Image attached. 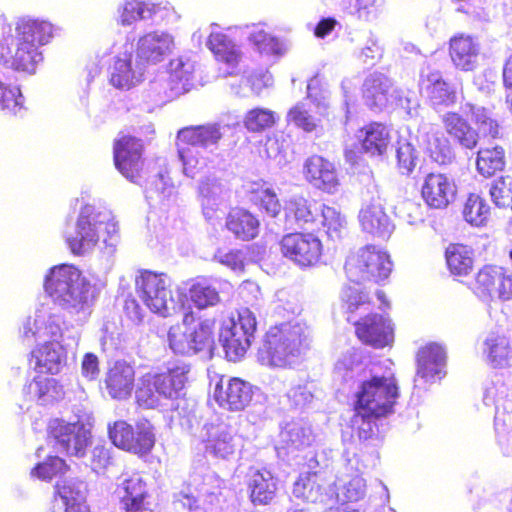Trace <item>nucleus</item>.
<instances>
[{
    "mask_svg": "<svg viewBox=\"0 0 512 512\" xmlns=\"http://www.w3.org/2000/svg\"><path fill=\"white\" fill-rule=\"evenodd\" d=\"M14 31L15 38L11 39V45L15 46V53L10 54L2 46L1 58L7 63V69L32 75L43 62L41 47L51 40L53 26L44 20L21 17L15 22Z\"/></svg>",
    "mask_w": 512,
    "mask_h": 512,
    "instance_id": "nucleus-1",
    "label": "nucleus"
},
{
    "mask_svg": "<svg viewBox=\"0 0 512 512\" xmlns=\"http://www.w3.org/2000/svg\"><path fill=\"white\" fill-rule=\"evenodd\" d=\"M182 324L169 329L170 348L178 354H211L215 347V317L200 316L188 307L183 313Z\"/></svg>",
    "mask_w": 512,
    "mask_h": 512,
    "instance_id": "nucleus-2",
    "label": "nucleus"
},
{
    "mask_svg": "<svg viewBox=\"0 0 512 512\" xmlns=\"http://www.w3.org/2000/svg\"><path fill=\"white\" fill-rule=\"evenodd\" d=\"M304 338L298 325L285 323L271 327L258 350V359L262 365L272 368H292L300 359Z\"/></svg>",
    "mask_w": 512,
    "mask_h": 512,
    "instance_id": "nucleus-3",
    "label": "nucleus"
},
{
    "mask_svg": "<svg viewBox=\"0 0 512 512\" xmlns=\"http://www.w3.org/2000/svg\"><path fill=\"white\" fill-rule=\"evenodd\" d=\"M398 387L392 378L372 376L361 383L354 410L360 419H380L393 412Z\"/></svg>",
    "mask_w": 512,
    "mask_h": 512,
    "instance_id": "nucleus-4",
    "label": "nucleus"
},
{
    "mask_svg": "<svg viewBox=\"0 0 512 512\" xmlns=\"http://www.w3.org/2000/svg\"><path fill=\"white\" fill-rule=\"evenodd\" d=\"M392 261L386 251L374 245H366L347 256L344 271L350 282H374L380 284L389 278Z\"/></svg>",
    "mask_w": 512,
    "mask_h": 512,
    "instance_id": "nucleus-5",
    "label": "nucleus"
},
{
    "mask_svg": "<svg viewBox=\"0 0 512 512\" xmlns=\"http://www.w3.org/2000/svg\"><path fill=\"white\" fill-rule=\"evenodd\" d=\"M112 444L128 453L144 457L149 455L156 444V429L150 420L143 418L134 425L125 420H116L107 426Z\"/></svg>",
    "mask_w": 512,
    "mask_h": 512,
    "instance_id": "nucleus-6",
    "label": "nucleus"
},
{
    "mask_svg": "<svg viewBox=\"0 0 512 512\" xmlns=\"http://www.w3.org/2000/svg\"><path fill=\"white\" fill-rule=\"evenodd\" d=\"M114 227L109 216L92 205L81 208L75 231L66 235V243L72 254L82 256L91 252L100 241L103 232Z\"/></svg>",
    "mask_w": 512,
    "mask_h": 512,
    "instance_id": "nucleus-7",
    "label": "nucleus"
},
{
    "mask_svg": "<svg viewBox=\"0 0 512 512\" xmlns=\"http://www.w3.org/2000/svg\"><path fill=\"white\" fill-rule=\"evenodd\" d=\"M256 327L257 321L253 312L248 308H240L236 318H231L230 323L221 328L220 341L230 361H238L244 357L251 346Z\"/></svg>",
    "mask_w": 512,
    "mask_h": 512,
    "instance_id": "nucleus-8",
    "label": "nucleus"
},
{
    "mask_svg": "<svg viewBox=\"0 0 512 512\" xmlns=\"http://www.w3.org/2000/svg\"><path fill=\"white\" fill-rule=\"evenodd\" d=\"M113 162L115 168L127 180L139 184L145 172V145L142 139L131 134L120 133L113 140Z\"/></svg>",
    "mask_w": 512,
    "mask_h": 512,
    "instance_id": "nucleus-9",
    "label": "nucleus"
},
{
    "mask_svg": "<svg viewBox=\"0 0 512 512\" xmlns=\"http://www.w3.org/2000/svg\"><path fill=\"white\" fill-rule=\"evenodd\" d=\"M282 256L295 265L309 268L320 263L323 255V243L313 232L290 231L279 240Z\"/></svg>",
    "mask_w": 512,
    "mask_h": 512,
    "instance_id": "nucleus-10",
    "label": "nucleus"
},
{
    "mask_svg": "<svg viewBox=\"0 0 512 512\" xmlns=\"http://www.w3.org/2000/svg\"><path fill=\"white\" fill-rule=\"evenodd\" d=\"M135 285L139 298L151 312L163 317L170 315L172 284L167 274L142 270Z\"/></svg>",
    "mask_w": 512,
    "mask_h": 512,
    "instance_id": "nucleus-11",
    "label": "nucleus"
},
{
    "mask_svg": "<svg viewBox=\"0 0 512 512\" xmlns=\"http://www.w3.org/2000/svg\"><path fill=\"white\" fill-rule=\"evenodd\" d=\"M355 336L364 345L383 349L394 341V328L387 315L368 313L352 321Z\"/></svg>",
    "mask_w": 512,
    "mask_h": 512,
    "instance_id": "nucleus-12",
    "label": "nucleus"
},
{
    "mask_svg": "<svg viewBox=\"0 0 512 512\" xmlns=\"http://www.w3.org/2000/svg\"><path fill=\"white\" fill-rule=\"evenodd\" d=\"M474 293L482 298L497 296L501 300L512 298V274L501 266L484 265L474 278Z\"/></svg>",
    "mask_w": 512,
    "mask_h": 512,
    "instance_id": "nucleus-13",
    "label": "nucleus"
},
{
    "mask_svg": "<svg viewBox=\"0 0 512 512\" xmlns=\"http://www.w3.org/2000/svg\"><path fill=\"white\" fill-rule=\"evenodd\" d=\"M48 435L59 448L70 456H83L89 444L90 433L81 422L54 419L49 423Z\"/></svg>",
    "mask_w": 512,
    "mask_h": 512,
    "instance_id": "nucleus-14",
    "label": "nucleus"
},
{
    "mask_svg": "<svg viewBox=\"0 0 512 512\" xmlns=\"http://www.w3.org/2000/svg\"><path fill=\"white\" fill-rule=\"evenodd\" d=\"M420 193L430 209L443 210L456 200L457 185L455 180L445 173L430 172L423 179Z\"/></svg>",
    "mask_w": 512,
    "mask_h": 512,
    "instance_id": "nucleus-15",
    "label": "nucleus"
},
{
    "mask_svg": "<svg viewBox=\"0 0 512 512\" xmlns=\"http://www.w3.org/2000/svg\"><path fill=\"white\" fill-rule=\"evenodd\" d=\"M420 91L433 109L452 107L457 103L456 88L439 70H429L421 73L419 79Z\"/></svg>",
    "mask_w": 512,
    "mask_h": 512,
    "instance_id": "nucleus-16",
    "label": "nucleus"
},
{
    "mask_svg": "<svg viewBox=\"0 0 512 512\" xmlns=\"http://www.w3.org/2000/svg\"><path fill=\"white\" fill-rule=\"evenodd\" d=\"M283 211L286 230L298 231L318 226L320 206L315 201L302 196L293 197L286 201Z\"/></svg>",
    "mask_w": 512,
    "mask_h": 512,
    "instance_id": "nucleus-17",
    "label": "nucleus"
},
{
    "mask_svg": "<svg viewBox=\"0 0 512 512\" xmlns=\"http://www.w3.org/2000/svg\"><path fill=\"white\" fill-rule=\"evenodd\" d=\"M303 176L314 188L329 194L335 193L340 185L334 163L320 155H312L306 159Z\"/></svg>",
    "mask_w": 512,
    "mask_h": 512,
    "instance_id": "nucleus-18",
    "label": "nucleus"
},
{
    "mask_svg": "<svg viewBox=\"0 0 512 512\" xmlns=\"http://www.w3.org/2000/svg\"><path fill=\"white\" fill-rule=\"evenodd\" d=\"M117 491L124 512L151 511L152 495L148 484L140 475L133 474L124 479Z\"/></svg>",
    "mask_w": 512,
    "mask_h": 512,
    "instance_id": "nucleus-19",
    "label": "nucleus"
},
{
    "mask_svg": "<svg viewBox=\"0 0 512 512\" xmlns=\"http://www.w3.org/2000/svg\"><path fill=\"white\" fill-rule=\"evenodd\" d=\"M174 45V38L168 32L151 31L139 37L136 56L144 64H156L172 53Z\"/></svg>",
    "mask_w": 512,
    "mask_h": 512,
    "instance_id": "nucleus-20",
    "label": "nucleus"
},
{
    "mask_svg": "<svg viewBox=\"0 0 512 512\" xmlns=\"http://www.w3.org/2000/svg\"><path fill=\"white\" fill-rule=\"evenodd\" d=\"M66 349L56 340L46 341L35 346L29 361L34 363V370L38 374L56 375L66 363Z\"/></svg>",
    "mask_w": 512,
    "mask_h": 512,
    "instance_id": "nucleus-21",
    "label": "nucleus"
},
{
    "mask_svg": "<svg viewBox=\"0 0 512 512\" xmlns=\"http://www.w3.org/2000/svg\"><path fill=\"white\" fill-rule=\"evenodd\" d=\"M214 398L228 410H242L252 399L249 383L239 377H231L226 383L221 380L215 387Z\"/></svg>",
    "mask_w": 512,
    "mask_h": 512,
    "instance_id": "nucleus-22",
    "label": "nucleus"
},
{
    "mask_svg": "<svg viewBox=\"0 0 512 512\" xmlns=\"http://www.w3.org/2000/svg\"><path fill=\"white\" fill-rule=\"evenodd\" d=\"M135 369L124 360L116 361L105 374L104 384L108 395L115 400L128 399L135 384Z\"/></svg>",
    "mask_w": 512,
    "mask_h": 512,
    "instance_id": "nucleus-23",
    "label": "nucleus"
},
{
    "mask_svg": "<svg viewBox=\"0 0 512 512\" xmlns=\"http://www.w3.org/2000/svg\"><path fill=\"white\" fill-rule=\"evenodd\" d=\"M356 137L360 151L370 156L384 155L391 143L390 129L379 121H371L360 127Z\"/></svg>",
    "mask_w": 512,
    "mask_h": 512,
    "instance_id": "nucleus-24",
    "label": "nucleus"
},
{
    "mask_svg": "<svg viewBox=\"0 0 512 512\" xmlns=\"http://www.w3.org/2000/svg\"><path fill=\"white\" fill-rule=\"evenodd\" d=\"M78 273L68 265H60L52 268L50 273L46 276L44 287L50 295L61 297L67 301L71 298L73 301L85 302L86 297L75 296L78 288L75 287V282L78 280Z\"/></svg>",
    "mask_w": 512,
    "mask_h": 512,
    "instance_id": "nucleus-25",
    "label": "nucleus"
},
{
    "mask_svg": "<svg viewBox=\"0 0 512 512\" xmlns=\"http://www.w3.org/2000/svg\"><path fill=\"white\" fill-rule=\"evenodd\" d=\"M416 375L426 382L441 379L445 372L446 353L444 348L437 343H428L422 346L416 355Z\"/></svg>",
    "mask_w": 512,
    "mask_h": 512,
    "instance_id": "nucleus-26",
    "label": "nucleus"
},
{
    "mask_svg": "<svg viewBox=\"0 0 512 512\" xmlns=\"http://www.w3.org/2000/svg\"><path fill=\"white\" fill-rule=\"evenodd\" d=\"M385 205L386 199L377 195L361 209L359 220L364 231L378 237L388 236L391 233L393 226L385 211Z\"/></svg>",
    "mask_w": 512,
    "mask_h": 512,
    "instance_id": "nucleus-27",
    "label": "nucleus"
},
{
    "mask_svg": "<svg viewBox=\"0 0 512 512\" xmlns=\"http://www.w3.org/2000/svg\"><path fill=\"white\" fill-rule=\"evenodd\" d=\"M245 195L253 206L269 217H278L283 209L275 189L265 180L248 182Z\"/></svg>",
    "mask_w": 512,
    "mask_h": 512,
    "instance_id": "nucleus-28",
    "label": "nucleus"
},
{
    "mask_svg": "<svg viewBox=\"0 0 512 512\" xmlns=\"http://www.w3.org/2000/svg\"><path fill=\"white\" fill-rule=\"evenodd\" d=\"M223 137L221 126L218 123L191 125L181 128L177 133L176 145L189 148H208L216 146Z\"/></svg>",
    "mask_w": 512,
    "mask_h": 512,
    "instance_id": "nucleus-29",
    "label": "nucleus"
},
{
    "mask_svg": "<svg viewBox=\"0 0 512 512\" xmlns=\"http://www.w3.org/2000/svg\"><path fill=\"white\" fill-rule=\"evenodd\" d=\"M249 499L255 506H267L274 502L278 485L275 477L267 470H251L247 478Z\"/></svg>",
    "mask_w": 512,
    "mask_h": 512,
    "instance_id": "nucleus-30",
    "label": "nucleus"
},
{
    "mask_svg": "<svg viewBox=\"0 0 512 512\" xmlns=\"http://www.w3.org/2000/svg\"><path fill=\"white\" fill-rule=\"evenodd\" d=\"M260 225V220L255 214L241 207L230 209L225 218L226 229L236 239L242 241H250L258 237Z\"/></svg>",
    "mask_w": 512,
    "mask_h": 512,
    "instance_id": "nucleus-31",
    "label": "nucleus"
},
{
    "mask_svg": "<svg viewBox=\"0 0 512 512\" xmlns=\"http://www.w3.org/2000/svg\"><path fill=\"white\" fill-rule=\"evenodd\" d=\"M480 45L471 35L464 33L453 36L449 41V55L454 65L463 70L471 71L476 65Z\"/></svg>",
    "mask_w": 512,
    "mask_h": 512,
    "instance_id": "nucleus-32",
    "label": "nucleus"
},
{
    "mask_svg": "<svg viewBox=\"0 0 512 512\" xmlns=\"http://www.w3.org/2000/svg\"><path fill=\"white\" fill-rule=\"evenodd\" d=\"M165 7L162 3L143 0H124L117 8V23L120 26H131L138 21L153 19Z\"/></svg>",
    "mask_w": 512,
    "mask_h": 512,
    "instance_id": "nucleus-33",
    "label": "nucleus"
},
{
    "mask_svg": "<svg viewBox=\"0 0 512 512\" xmlns=\"http://www.w3.org/2000/svg\"><path fill=\"white\" fill-rule=\"evenodd\" d=\"M447 135L466 149H474L478 144V132L467 119L455 111H448L441 117Z\"/></svg>",
    "mask_w": 512,
    "mask_h": 512,
    "instance_id": "nucleus-34",
    "label": "nucleus"
},
{
    "mask_svg": "<svg viewBox=\"0 0 512 512\" xmlns=\"http://www.w3.org/2000/svg\"><path fill=\"white\" fill-rule=\"evenodd\" d=\"M446 266L451 275L466 277L474 268L473 249L463 243H450L444 251Z\"/></svg>",
    "mask_w": 512,
    "mask_h": 512,
    "instance_id": "nucleus-35",
    "label": "nucleus"
},
{
    "mask_svg": "<svg viewBox=\"0 0 512 512\" xmlns=\"http://www.w3.org/2000/svg\"><path fill=\"white\" fill-rule=\"evenodd\" d=\"M151 376L156 384V390L165 399L179 398L187 382L186 371L179 366L151 373Z\"/></svg>",
    "mask_w": 512,
    "mask_h": 512,
    "instance_id": "nucleus-36",
    "label": "nucleus"
},
{
    "mask_svg": "<svg viewBox=\"0 0 512 512\" xmlns=\"http://www.w3.org/2000/svg\"><path fill=\"white\" fill-rule=\"evenodd\" d=\"M484 354L493 367L508 366L512 360V342L505 334L492 332L484 341Z\"/></svg>",
    "mask_w": 512,
    "mask_h": 512,
    "instance_id": "nucleus-37",
    "label": "nucleus"
},
{
    "mask_svg": "<svg viewBox=\"0 0 512 512\" xmlns=\"http://www.w3.org/2000/svg\"><path fill=\"white\" fill-rule=\"evenodd\" d=\"M25 98L17 78L0 68V107L17 114L24 108Z\"/></svg>",
    "mask_w": 512,
    "mask_h": 512,
    "instance_id": "nucleus-38",
    "label": "nucleus"
},
{
    "mask_svg": "<svg viewBox=\"0 0 512 512\" xmlns=\"http://www.w3.org/2000/svg\"><path fill=\"white\" fill-rule=\"evenodd\" d=\"M206 44L218 62L230 66H236L239 63L241 53L227 34L220 31L211 32Z\"/></svg>",
    "mask_w": 512,
    "mask_h": 512,
    "instance_id": "nucleus-39",
    "label": "nucleus"
},
{
    "mask_svg": "<svg viewBox=\"0 0 512 512\" xmlns=\"http://www.w3.org/2000/svg\"><path fill=\"white\" fill-rule=\"evenodd\" d=\"M325 480L317 471H308L299 475L293 485V494L306 501L315 502L322 495Z\"/></svg>",
    "mask_w": 512,
    "mask_h": 512,
    "instance_id": "nucleus-40",
    "label": "nucleus"
},
{
    "mask_svg": "<svg viewBox=\"0 0 512 512\" xmlns=\"http://www.w3.org/2000/svg\"><path fill=\"white\" fill-rule=\"evenodd\" d=\"M505 167V152L501 146L480 149L477 153L476 169L485 178L494 176Z\"/></svg>",
    "mask_w": 512,
    "mask_h": 512,
    "instance_id": "nucleus-41",
    "label": "nucleus"
},
{
    "mask_svg": "<svg viewBox=\"0 0 512 512\" xmlns=\"http://www.w3.org/2000/svg\"><path fill=\"white\" fill-rule=\"evenodd\" d=\"M187 299L200 310L220 303L219 291L205 279H197L188 289Z\"/></svg>",
    "mask_w": 512,
    "mask_h": 512,
    "instance_id": "nucleus-42",
    "label": "nucleus"
},
{
    "mask_svg": "<svg viewBox=\"0 0 512 512\" xmlns=\"http://www.w3.org/2000/svg\"><path fill=\"white\" fill-rule=\"evenodd\" d=\"M110 83L117 89L129 90L135 85V72L131 54L124 53L115 58L110 68Z\"/></svg>",
    "mask_w": 512,
    "mask_h": 512,
    "instance_id": "nucleus-43",
    "label": "nucleus"
},
{
    "mask_svg": "<svg viewBox=\"0 0 512 512\" xmlns=\"http://www.w3.org/2000/svg\"><path fill=\"white\" fill-rule=\"evenodd\" d=\"M466 222L475 227H483L490 217V206L486 200L475 193L468 194L462 210Z\"/></svg>",
    "mask_w": 512,
    "mask_h": 512,
    "instance_id": "nucleus-44",
    "label": "nucleus"
},
{
    "mask_svg": "<svg viewBox=\"0 0 512 512\" xmlns=\"http://www.w3.org/2000/svg\"><path fill=\"white\" fill-rule=\"evenodd\" d=\"M55 490L65 503V512H90L85 497L75 482H57Z\"/></svg>",
    "mask_w": 512,
    "mask_h": 512,
    "instance_id": "nucleus-45",
    "label": "nucleus"
},
{
    "mask_svg": "<svg viewBox=\"0 0 512 512\" xmlns=\"http://www.w3.org/2000/svg\"><path fill=\"white\" fill-rule=\"evenodd\" d=\"M341 305L344 312L348 315L347 320L352 321V317L360 310H367L372 303L370 294L352 286H346L341 292Z\"/></svg>",
    "mask_w": 512,
    "mask_h": 512,
    "instance_id": "nucleus-46",
    "label": "nucleus"
},
{
    "mask_svg": "<svg viewBox=\"0 0 512 512\" xmlns=\"http://www.w3.org/2000/svg\"><path fill=\"white\" fill-rule=\"evenodd\" d=\"M427 152L430 158L439 165L450 164L454 158L450 140L439 131L428 137Z\"/></svg>",
    "mask_w": 512,
    "mask_h": 512,
    "instance_id": "nucleus-47",
    "label": "nucleus"
},
{
    "mask_svg": "<svg viewBox=\"0 0 512 512\" xmlns=\"http://www.w3.org/2000/svg\"><path fill=\"white\" fill-rule=\"evenodd\" d=\"M162 395L156 390V384L151 373H146L140 378L135 390V403L142 409H154L159 405Z\"/></svg>",
    "mask_w": 512,
    "mask_h": 512,
    "instance_id": "nucleus-48",
    "label": "nucleus"
},
{
    "mask_svg": "<svg viewBox=\"0 0 512 512\" xmlns=\"http://www.w3.org/2000/svg\"><path fill=\"white\" fill-rule=\"evenodd\" d=\"M318 225H322L329 238H341L346 230L344 217L334 207L320 206V219Z\"/></svg>",
    "mask_w": 512,
    "mask_h": 512,
    "instance_id": "nucleus-49",
    "label": "nucleus"
},
{
    "mask_svg": "<svg viewBox=\"0 0 512 512\" xmlns=\"http://www.w3.org/2000/svg\"><path fill=\"white\" fill-rule=\"evenodd\" d=\"M69 470L65 460L58 456H48L43 462L31 469V476L43 481H51L55 477L63 476Z\"/></svg>",
    "mask_w": 512,
    "mask_h": 512,
    "instance_id": "nucleus-50",
    "label": "nucleus"
},
{
    "mask_svg": "<svg viewBox=\"0 0 512 512\" xmlns=\"http://www.w3.org/2000/svg\"><path fill=\"white\" fill-rule=\"evenodd\" d=\"M243 123L248 131L260 133L274 126L276 115L269 109L257 107L246 112Z\"/></svg>",
    "mask_w": 512,
    "mask_h": 512,
    "instance_id": "nucleus-51",
    "label": "nucleus"
},
{
    "mask_svg": "<svg viewBox=\"0 0 512 512\" xmlns=\"http://www.w3.org/2000/svg\"><path fill=\"white\" fill-rule=\"evenodd\" d=\"M489 195L495 206L512 210V175H503L494 180Z\"/></svg>",
    "mask_w": 512,
    "mask_h": 512,
    "instance_id": "nucleus-52",
    "label": "nucleus"
},
{
    "mask_svg": "<svg viewBox=\"0 0 512 512\" xmlns=\"http://www.w3.org/2000/svg\"><path fill=\"white\" fill-rule=\"evenodd\" d=\"M208 447L215 456L227 458L235 453L237 443L231 431L222 429L208 439Z\"/></svg>",
    "mask_w": 512,
    "mask_h": 512,
    "instance_id": "nucleus-53",
    "label": "nucleus"
},
{
    "mask_svg": "<svg viewBox=\"0 0 512 512\" xmlns=\"http://www.w3.org/2000/svg\"><path fill=\"white\" fill-rule=\"evenodd\" d=\"M177 152L186 176L195 178L207 167V161L200 158L199 152H195L192 148L177 145Z\"/></svg>",
    "mask_w": 512,
    "mask_h": 512,
    "instance_id": "nucleus-54",
    "label": "nucleus"
},
{
    "mask_svg": "<svg viewBox=\"0 0 512 512\" xmlns=\"http://www.w3.org/2000/svg\"><path fill=\"white\" fill-rule=\"evenodd\" d=\"M288 121L292 122L295 126L305 132H313L318 125L316 119L309 109L303 103H298L293 106L287 113Z\"/></svg>",
    "mask_w": 512,
    "mask_h": 512,
    "instance_id": "nucleus-55",
    "label": "nucleus"
},
{
    "mask_svg": "<svg viewBox=\"0 0 512 512\" xmlns=\"http://www.w3.org/2000/svg\"><path fill=\"white\" fill-rule=\"evenodd\" d=\"M397 168L403 175L411 174L416 167V150L410 143L399 144L396 150Z\"/></svg>",
    "mask_w": 512,
    "mask_h": 512,
    "instance_id": "nucleus-56",
    "label": "nucleus"
},
{
    "mask_svg": "<svg viewBox=\"0 0 512 512\" xmlns=\"http://www.w3.org/2000/svg\"><path fill=\"white\" fill-rule=\"evenodd\" d=\"M366 482L362 476L352 477L342 488L343 503L357 502L365 496Z\"/></svg>",
    "mask_w": 512,
    "mask_h": 512,
    "instance_id": "nucleus-57",
    "label": "nucleus"
},
{
    "mask_svg": "<svg viewBox=\"0 0 512 512\" xmlns=\"http://www.w3.org/2000/svg\"><path fill=\"white\" fill-rule=\"evenodd\" d=\"M395 215L408 224H415L421 220V207L411 200H403L395 207Z\"/></svg>",
    "mask_w": 512,
    "mask_h": 512,
    "instance_id": "nucleus-58",
    "label": "nucleus"
},
{
    "mask_svg": "<svg viewBox=\"0 0 512 512\" xmlns=\"http://www.w3.org/2000/svg\"><path fill=\"white\" fill-rule=\"evenodd\" d=\"M91 468L96 473H103L113 464L110 450L104 446H95L91 453Z\"/></svg>",
    "mask_w": 512,
    "mask_h": 512,
    "instance_id": "nucleus-59",
    "label": "nucleus"
},
{
    "mask_svg": "<svg viewBox=\"0 0 512 512\" xmlns=\"http://www.w3.org/2000/svg\"><path fill=\"white\" fill-rule=\"evenodd\" d=\"M214 257L219 263L233 270H243L244 268V257L241 250L224 251L219 249Z\"/></svg>",
    "mask_w": 512,
    "mask_h": 512,
    "instance_id": "nucleus-60",
    "label": "nucleus"
},
{
    "mask_svg": "<svg viewBox=\"0 0 512 512\" xmlns=\"http://www.w3.org/2000/svg\"><path fill=\"white\" fill-rule=\"evenodd\" d=\"M476 123L479 131L485 136L491 139L501 138V129L496 119L482 114L477 116Z\"/></svg>",
    "mask_w": 512,
    "mask_h": 512,
    "instance_id": "nucleus-61",
    "label": "nucleus"
},
{
    "mask_svg": "<svg viewBox=\"0 0 512 512\" xmlns=\"http://www.w3.org/2000/svg\"><path fill=\"white\" fill-rule=\"evenodd\" d=\"M45 374H38L34 377L35 394L38 398L45 397L57 389V381L54 378L45 377Z\"/></svg>",
    "mask_w": 512,
    "mask_h": 512,
    "instance_id": "nucleus-62",
    "label": "nucleus"
},
{
    "mask_svg": "<svg viewBox=\"0 0 512 512\" xmlns=\"http://www.w3.org/2000/svg\"><path fill=\"white\" fill-rule=\"evenodd\" d=\"M82 374L92 380L99 374V361L95 354L86 353L82 360Z\"/></svg>",
    "mask_w": 512,
    "mask_h": 512,
    "instance_id": "nucleus-63",
    "label": "nucleus"
},
{
    "mask_svg": "<svg viewBox=\"0 0 512 512\" xmlns=\"http://www.w3.org/2000/svg\"><path fill=\"white\" fill-rule=\"evenodd\" d=\"M338 25V21L334 17L322 18L314 28V35L317 38H325Z\"/></svg>",
    "mask_w": 512,
    "mask_h": 512,
    "instance_id": "nucleus-64",
    "label": "nucleus"
}]
</instances>
